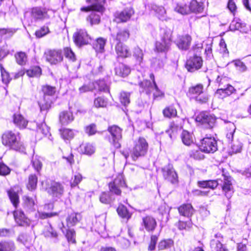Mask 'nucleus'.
Here are the masks:
<instances>
[{"label":"nucleus","instance_id":"1","mask_svg":"<svg viewBox=\"0 0 251 251\" xmlns=\"http://www.w3.org/2000/svg\"><path fill=\"white\" fill-rule=\"evenodd\" d=\"M1 143L10 150L23 153H26V148L21 141L20 134L11 130L4 132L1 136Z\"/></svg>","mask_w":251,"mask_h":251},{"label":"nucleus","instance_id":"2","mask_svg":"<svg viewBox=\"0 0 251 251\" xmlns=\"http://www.w3.org/2000/svg\"><path fill=\"white\" fill-rule=\"evenodd\" d=\"M86 1L95 4L90 6L81 7V11L90 12L86 21L91 26L98 25L100 22L101 16L104 11L105 9L103 6L104 0H86Z\"/></svg>","mask_w":251,"mask_h":251},{"label":"nucleus","instance_id":"3","mask_svg":"<svg viewBox=\"0 0 251 251\" xmlns=\"http://www.w3.org/2000/svg\"><path fill=\"white\" fill-rule=\"evenodd\" d=\"M226 80V77H222L220 76H218L216 79V82L219 84L221 88L216 91L215 94L220 99H223L236 91L235 89L232 85L229 84L223 85Z\"/></svg>","mask_w":251,"mask_h":251},{"label":"nucleus","instance_id":"4","mask_svg":"<svg viewBox=\"0 0 251 251\" xmlns=\"http://www.w3.org/2000/svg\"><path fill=\"white\" fill-rule=\"evenodd\" d=\"M148 149V144L146 139L143 137H139L134 142L131 153L132 158L135 161L139 157L144 156L147 152Z\"/></svg>","mask_w":251,"mask_h":251},{"label":"nucleus","instance_id":"5","mask_svg":"<svg viewBox=\"0 0 251 251\" xmlns=\"http://www.w3.org/2000/svg\"><path fill=\"white\" fill-rule=\"evenodd\" d=\"M150 78L152 80H145L140 83V86L143 90L142 92H146L147 94H150L151 93H153V96L155 98L161 96L162 95V92L158 88L155 81L154 76L153 74H151L150 75Z\"/></svg>","mask_w":251,"mask_h":251},{"label":"nucleus","instance_id":"6","mask_svg":"<svg viewBox=\"0 0 251 251\" xmlns=\"http://www.w3.org/2000/svg\"><path fill=\"white\" fill-rule=\"evenodd\" d=\"M188 94L197 101L201 103L206 102L209 99L208 95L204 92L203 87L201 84H197L189 88Z\"/></svg>","mask_w":251,"mask_h":251},{"label":"nucleus","instance_id":"7","mask_svg":"<svg viewBox=\"0 0 251 251\" xmlns=\"http://www.w3.org/2000/svg\"><path fill=\"white\" fill-rule=\"evenodd\" d=\"M53 14V11L42 7H34L31 10V16L36 21L50 19Z\"/></svg>","mask_w":251,"mask_h":251},{"label":"nucleus","instance_id":"8","mask_svg":"<svg viewBox=\"0 0 251 251\" xmlns=\"http://www.w3.org/2000/svg\"><path fill=\"white\" fill-rule=\"evenodd\" d=\"M197 122L200 123L206 128H212L216 121L215 117L207 112H201L196 118Z\"/></svg>","mask_w":251,"mask_h":251},{"label":"nucleus","instance_id":"9","mask_svg":"<svg viewBox=\"0 0 251 251\" xmlns=\"http://www.w3.org/2000/svg\"><path fill=\"white\" fill-rule=\"evenodd\" d=\"M200 149L206 153H213L218 149L217 141L214 137H206L201 140Z\"/></svg>","mask_w":251,"mask_h":251},{"label":"nucleus","instance_id":"10","mask_svg":"<svg viewBox=\"0 0 251 251\" xmlns=\"http://www.w3.org/2000/svg\"><path fill=\"white\" fill-rule=\"evenodd\" d=\"M42 90L44 94V97L43 100L38 101L41 111L47 110L50 108V102L46 100V96H52L54 94L56 91L55 87L49 85L43 86Z\"/></svg>","mask_w":251,"mask_h":251},{"label":"nucleus","instance_id":"11","mask_svg":"<svg viewBox=\"0 0 251 251\" xmlns=\"http://www.w3.org/2000/svg\"><path fill=\"white\" fill-rule=\"evenodd\" d=\"M108 130L111 135V138L110 140V142L115 148H120V141L122 138V129L120 127L113 125L109 126Z\"/></svg>","mask_w":251,"mask_h":251},{"label":"nucleus","instance_id":"12","mask_svg":"<svg viewBox=\"0 0 251 251\" xmlns=\"http://www.w3.org/2000/svg\"><path fill=\"white\" fill-rule=\"evenodd\" d=\"M75 44L78 46L87 44L91 41V37L84 29L77 30L73 35Z\"/></svg>","mask_w":251,"mask_h":251},{"label":"nucleus","instance_id":"13","mask_svg":"<svg viewBox=\"0 0 251 251\" xmlns=\"http://www.w3.org/2000/svg\"><path fill=\"white\" fill-rule=\"evenodd\" d=\"M202 63L203 61L201 56L194 55L187 60L186 68L189 72H194L201 68Z\"/></svg>","mask_w":251,"mask_h":251},{"label":"nucleus","instance_id":"14","mask_svg":"<svg viewBox=\"0 0 251 251\" xmlns=\"http://www.w3.org/2000/svg\"><path fill=\"white\" fill-rule=\"evenodd\" d=\"M172 32H166L165 35L160 41L156 43V49L158 51L166 52L168 51L171 45Z\"/></svg>","mask_w":251,"mask_h":251},{"label":"nucleus","instance_id":"15","mask_svg":"<svg viewBox=\"0 0 251 251\" xmlns=\"http://www.w3.org/2000/svg\"><path fill=\"white\" fill-rule=\"evenodd\" d=\"M46 190L53 198L59 199L63 194L64 187L61 183L53 181L46 188Z\"/></svg>","mask_w":251,"mask_h":251},{"label":"nucleus","instance_id":"16","mask_svg":"<svg viewBox=\"0 0 251 251\" xmlns=\"http://www.w3.org/2000/svg\"><path fill=\"white\" fill-rule=\"evenodd\" d=\"M45 57L47 61L51 64H56L63 60L62 51L60 50H49L45 52Z\"/></svg>","mask_w":251,"mask_h":251},{"label":"nucleus","instance_id":"17","mask_svg":"<svg viewBox=\"0 0 251 251\" xmlns=\"http://www.w3.org/2000/svg\"><path fill=\"white\" fill-rule=\"evenodd\" d=\"M126 185L124 178L122 175H119L112 182L109 184L110 191L116 195H120L121 191L120 187Z\"/></svg>","mask_w":251,"mask_h":251},{"label":"nucleus","instance_id":"18","mask_svg":"<svg viewBox=\"0 0 251 251\" xmlns=\"http://www.w3.org/2000/svg\"><path fill=\"white\" fill-rule=\"evenodd\" d=\"M223 238L220 233L215 235V238L210 241V247L212 251H227L222 244Z\"/></svg>","mask_w":251,"mask_h":251},{"label":"nucleus","instance_id":"19","mask_svg":"<svg viewBox=\"0 0 251 251\" xmlns=\"http://www.w3.org/2000/svg\"><path fill=\"white\" fill-rule=\"evenodd\" d=\"M163 175L165 179L172 183L177 181V175L174 168L169 165L162 169Z\"/></svg>","mask_w":251,"mask_h":251},{"label":"nucleus","instance_id":"20","mask_svg":"<svg viewBox=\"0 0 251 251\" xmlns=\"http://www.w3.org/2000/svg\"><path fill=\"white\" fill-rule=\"evenodd\" d=\"M133 13L134 12L132 9H126L120 12L115 13V20L117 23L126 22L130 19Z\"/></svg>","mask_w":251,"mask_h":251},{"label":"nucleus","instance_id":"21","mask_svg":"<svg viewBox=\"0 0 251 251\" xmlns=\"http://www.w3.org/2000/svg\"><path fill=\"white\" fill-rule=\"evenodd\" d=\"M75 119L73 112L69 110L61 112L59 115V121L61 125L67 126L72 123Z\"/></svg>","mask_w":251,"mask_h":251},{"label":"nucleus","instance_id":"22","mask_svg":"<svg viewBox=\"0 0 251 251\" xmlns=\"http://www.w3.org/2000/svg\"><path fill=\"white\" fill-rule=\"evenodd\" d=\"M156 225V222L152 217L147 216L142 219V226L148 232H153Z\"/></svg>","mask_w":251,"mask_h":251},{"label":"nucleus","instance_id":"23","mask_svg":"<svg viewBox=\"0 0 251 251\" xmlns=\"http://www.w3.org/2000/svg\"><path fill=\"white\" fill-rule=\"evenodd\" d=\"M14 217L16 222L21 226H29L30 221L26 218L24 213L21 211L14 212Z\"/></svg>","mask_w":251,"mask_h":251},{"label":"nucleus","instance_id":"24","mask_svg":"<svg viewBox=\"0 0 251 251\" xmlns=\"http://www.w3.org/2000/svg\"><path fill=\"white\" fill-rule=\"evenodd\" d=\"M115 50L119 57L126 58L131 55V53L127 47L122 43H117L115 46Z\"/></svg>","mask_w":251,"mask_h":251},{"label":"nucleus","instance_id":"25","mask_svg":"<svg viewBox=\"0 0 251 251\" xmlns=\"http://www.w3.org/2000/svg\"><path fill=\"white\" fill-rule=\"evenodd\" d=\"M191 40V37L189 35L180 36L176 42V45L179 49L186 50L189 48Z\"/></svg>","mask_w":251,"mask_h":251},{"label":"nucleus","instance_id":"26","mask_svg":"<svg viewBox=\"0 0 251 251\" xmlns=\"http://www.w3.org/2000/svg\"><path fill=\"white\" fill-rule=\"evenodd\" d=\"M115 71L116 75L126 77L130 73V69L123 63H118L115 67Z\"/></svg>","mask_w":251,"mask_h":251},{"label":"nucleus","instance_id":"27","mask_svg":"<svg viewBox=\"0 0 251 251\" xmlns=\"http://www.w3.org/2000/svg\"><path fill=\"white\" fill-rule=\"evenodd\" d=\"M179 214L183 216L190 217L194 213V209L191 204H184L178 208Z\"/></svg>","mask_w":251,"mask_h":251},{"label":"nucleus","instance_id":"28","mask_svg":"<svg viewBox=\"0 0 251 251\" xmlns=\"http://www.w3.org/2000/svg\"><path fill=\"white\" fill-rule=\"evenodd\" d=\"M13 121L15 125L21 129L25 128L28 123V121L20 114H15Z\"/></svg>","mask_w":251,"mask_h":251},{"label":"nucleus","instance_id":"29","mask_svg":"<svg viewBox=\"0 0 251 251\" xmlns=\"http://www.w3.org/2000/svg\"><path fill=\"white\" fill-rule=\"evenodd\" d=\"M182 143L186 146H190L194 143V138L192 133L187 130H183L181 134Z\"/></svg>","mask_w":251,"mask_h":251},{"label":"nucleus","instance_id":"30","mask_svg":"<svg viewBox=\"0 0 251 251\" xmlns=\"http://www.w3.org/2000/svg\"><path fill=\"white\" fill-rule=\"evenodd\" d=\"M223 190L225 192L226 196L230 199L232 195V183L231 182V178L230 177H224V183L222 187Z\"/></svg>","mask_w":251,"mask_h":251},{"label":"nucleus","instance_id":"31","mask_svg":"<svg viewBox=\"0 0 251 251\" xmlns=\"http://www.w3.org/2000/svg\"><path fill=\"white\" fill-rule=\"evenodd\" d=\"M112 37L117 43H121V41H126L129 38V33L126 30H122L119 31L116 35L112 34Z\"/></svg>","mask_w":251,"mask_h":251},{"label":"nucleus","instance_id":"32","mask_svg":"<svg viewBox=\"0 0 251 251\" xmlns=\"http://www.w3.org/2000/svg\"><path fill=\"white\" fill-rule=\"evenodd\" d=\"M81 219V216L79 213H72L68 216L66 219L67 225L68 227L74 226Z\"/></svg>","mask_w":251,"mask_h":251},{"label":"nucleus","instance_id":"33","mask_svg":"<svg viewBox=\"0 0 251 251\" xmlns=\"http://www.w3.org/2000/svg\"><path fill=\"white\" fill-rule=\"evenodd\" d=\"M174 241L171 239L160 241L158 245V250H168L174 246Z\"/></svg>","mask_w":251,"mask_h":251},{"label":"nucleus","instance_id":"34","mask_svg":"<svg viewBox=\"0 0 251 251\" xmlns=\"http://www.w3.org/2000/svg\"><path fill=\"white\" fill-rule=\"evenodd\" d=\"M190 8V13L192 12L200 13L202 12L203 7L202 3H199L196 0H193L189 4Z\"/></svg>","mask_w":251,"mask_h":251},{"label":"nucleus","instance_id":"35","mask_svg":"<svg viewBox=\"0 0 251 251\" xmlns=\"http://www.w3.org/2000/svg\"><path fill=\"white\" fill-rule=\"evenodd\" d=\"M7 194L13 205L15 207H16L19 202V199L18 193L14 190L13 188H11L7 191Z\"/></svg>","mask_w":251,"mask_h":251},{"label":"nucleus","instance_id":"36","mask_svg":"<svg viewBox=\"0 0 251 251\" xmlns=\"http://www.w3.org/2000/svg\"><path fill=\"white\" fill-rule=\"evenodd\" d=\"M80 148L82 152L88 155H91L95 151V147L89 143L82 144L80 146Z\"/></svg>","mask_w":251,"mask_h":251},{"label":"nucleus","instance_id":"37","mask_svg":"<svg viewBox=\"0 0 251 251\" xmlns=\"http://www.w3.org/2000/svg\"><path fill=\"white\" fill-rule=\"evenodd\" d=\"M37 177L35 175H31L28 177V181L27 184V188L30 191H32L36 188L37 183Z\"/></svg>","mask_w":251,"mask_h":251},{"label":"nucleus","instance_id":"38","mask_svg":"<svg viewBox=\"0 0 251 251\" xmlns=\"http://www.w3.org/2000/svg\"><path fill=\"white\" fill-rule=\"evenodd\" d=\"M15 249L13 242H4L0 243V251H14Z\"/></svg>","mask_w":251,"mask_h":251},{"label":"nucleus","instance_id":"39","mask_svg":"<svg viewBox=\"0 0 251 251\" xmlns=\"http://www.w3.org/2000/svg\"><path fill=\"white\" fill-rule=\"evenodd\" d=\"M106 40L103 38H99L94 45V48L97 52H102L104 50Z\"/></svg>","mask_w":251,"mask_h":251},{"label":"nucleus","instance_id":"40","mask_svg":"<svg viewBox=\"0 0 251 251\" xmlns=\"http://www.w3.org/2000/svg\"><path fill=\"white\" fill-rule=\"evenodd\" d=\"M163 114L164 117L171 118L176 117L177 115V112L176 110L173 107L168 106L163 110Z\"/></svg>","mask_w":251,"mask_h":251},{"label":"nucleus","instance_id":"41","mask_svg":"<svg viewBox=\"0 0 251 251\" xmlns=\"http://www.w3.org/2000/svg\"><path fill=\"white\" fill-rule=\"evenodd\" d=\"M15 57L17 63L20 65L25 64L27 61V57L24 52H19L15 54Z\"/></svg>","mask_w":251,"mask_h":251},{"label":"nucleus","instance_id":"42","mask_svg":"<svg viewBox=\"0 0 251 251\" xmlns=\"http://www.w3.org/2000/svg\"><path fill=\"white\" fill-rule=\"evenodd\" d=\"M175 10L182 15H187L190 13L189 5L185 4H178L176 7Z\"/></svg>","mask_w":251,"mask_h":251},{"label":"nucleus","instance_id":"43","mask_svg":"<svg viewBox=\"0 0 251 251\" xmlns=\"http://www.w3.org/2000/svg\"><path fill=\"white\" fill-rule=\"evenodd\" d=\"M93 83L97 88L96 89H98L100 91H103L104 92H109V87L104 80H100Z\"/></svg>","mask_w":251,"mask_h":251},{"label":"nucleus","instance_id":"44","mask_svg":"<svg viewBox=\"0 0 251 251\" xmlns=\"http://www.w3.org/2000/svg\"><path fill=\"white\" fill-rule=\"evenodd\" d=\"M117 211L119 215L122 218L129 219L130 217L126 207L123 204L119 205L117 209Z\"/></svg>","mask_w":251,"mask_h":251},{"label":"nucleus","instance_id":"45","mask_svg":"<svg viewBox=\"0 0 251 251\" xmlns=\"http://www.w3.org/2000/svg\"><path fill=\"white\" fill-rule=\"evenodd\" d=\"M26 74L29 77H39L41 75V69L39 67L36 66L27 70Z\"/></svg>","mask_w":251,"mask_h":251},{"label":"nucleus","instance_id":"46","mask_svg":"<svg viewBox=\"0 0 251 251\" xmlns=\"http://www.w3.org/2000/svg\"><path fill=\"white\" fill-rule=\"evenodd\" d=\"M130 93L122 92L120 93V100L121 103L125 106L128 105L130 103Z\"/></svg>","mask_w":251,"mask_h":251},{"label":"nucleus","instance_id":"47","mask_svg":"<svg viewBox=\"0 0 251 251\" xmlns=\"http://www.w3.org/2000/svg\"><path fill=\"white\" fill-rule=\"evenodd\" d=\"M153 9L159 19L161 20H164L166 11L163 7L155 5L153 7Z\"/></svg>","mask_w":251,"mask_h":251},{"label":"nucleus","instance_id":"48","mask_svg":"<svg viewBox=\"0 0 251 251\" xmlns=\"http://www.w3.org/2000/svg\"><path fill=\"white\" fill-rule=\"evenodd\" d=\"M227 128L228 129V132L226 134V138L229 141H232L233 138V134L235 132L236 127L233 123H229Z\"/></svg>","mask_w":251,"mask_h":251},{"label":"nucleus","instance_id":"49","mask_svg":"<svg viewBox=\"0 0 251 251\" xmlns=\"http://www.w3.org/2000/svg\"><path fill=\"white\" fill-rule=\"evenodd\" d=\"M58 212L47 213L38 211L36 216L41 219H45L58 215Z\"/></svg>","mask_w":251,"mask_h":251},{"label":"nucleus","instance_id":"50","mask_svg":"<svg viewBox=\"0 0 251 251\" xmlns=\"http://www.w3.org/2000/svg\"><path fill=\"white\" fill-rule=\"evenodd\" d=\"M62 138L64 139L69 140L74 137V133L72 130L70 129H64L60 130Z\"/></svg>","mask_w":251,"mask_h":251},{"label":"nucleus","instance_id":"51","mask_svg":"<svg viewBox=\"0 0 251 251\" xmlns=\"http://www.w3.org/2000/svg\"><path fill=\"white\" fill-rule=\"evenodd\" d=\"M37 130L38 132H41L45 135H48L49 134V127L45 123H42L40 124L37 125Z\"/></svg>","mask_w":251,"mask_h":251},{"label":"nucleus","instance_id":"52","mask_svg":"<svg viewBox=\"0 0 251 251\" xmlns=\"http://www.w3.org/2000/svg\"><path fill=\"white\" fill-rule=\"evenodd\" d=\"M95 84L93 82L89 83L88 85H84L79 88L80 93H83L88 91H92L96 89Z\"/></svg>","mask_w":251,"mask_h":251},{"label":"nucleus","instance_id":"53","mask_svg":"<svg viewBox=\"0 0 251 251\" xmlns=\"http://www.w3.org/2000/svg\"><path fill=\"white\" fill-rule=\"evenodd\" d=\"M169 127V129L167 130L166 132L168 133L170 138L172 139V133H170V131H171L172 133L176 132L177 131V130L180 128V125L177 124H176L174 122H172L170 124Z\"/></svg>","mask_w":251,"mask_h":251},{"label":"nucleus","instance_id":"54","mask_svg":"<svg viewBox=\"0 0 251 251\" xmlns=\"http://www.w3.org/2000/svg\"><path fill=\"white\" fill-rule=\"evenodd\" d=\"M0 71L2 82L5 84L8 83L10 80L9 75L1 65L0 66Z\"/></svg>","mask_w":251,"mask_h":251},{"label":"nucleus","instance_id":"55","mask_svg":"<svg viewBox=\"0 0 251 251\" xmlns=\"http://www.w3.org/2000/svg\"><path fill=\"white\" fill-rule=\"evenodd\" d=\"M50 32L48 26H44L35 32L36 36L38 38H41L47 35Z\"/></svg>","mask_w":251,"mask_h":251},{"label":"nucleus","instance_id":"56","mask_svg":"<svg viewBox=\"0 0 251 251\" xmlns=\"http://www.w3.org/2000/svg\"><path fill=\"white\" fill-rule=\"evenodd\" d=\"M158 240V236L155 235H152L151 236V241L148 247V250L153 251L155 250L156 244Z\"/></svg>","mask_w":251,"mask_h":251},{"label":"nucleus","instance_id":"57","mask_svg":"<svg viewBox=\"0 0 251 251\" xmlns=\"http://www.w3.org/2000/svg\"><path fill=\"white\" fill-rule=\"evenodd\" d=\"M133 56L136 58L137 61L139 63L141 62L143 56L142 50L138 47L135 48L133 51Z\"/></svg>","mask_w":251,"mask_h":251},{"label":"nucleus","instance_id":"58","mask_svg":"<svg viewBox=\"0 0 251 251\" xmlns=\"http://www.w3.org/2000/svg\"><path fill=\"white\" fill-rule=\"evenodd\" d=\"M75 233L74 229H69L67 230L66 237L69 242L72 243H75Z\"/></svg>","mask_w":251,"mask_h":251},{"label":"nucleus","instance_id":"59","mask_svg":"<svg viewBox=\"0 0 251 251\" xmlns=\"http://www.w3.org/2000/svg\"><path fill=\"white\" fill-rule=\"evenodd\" d=\"M107 101L101 97H98L94 100V105L96 107H103L106 106Z\"/></svg>","mask_w":251,"mask_h":251},{"label":"nucleus","instance_id":"60","mask_svg":"<svg viewBox=\"0 0 251 251\" xmlns=\"http://www.w3.org/2000/svg\"><path fill=\"white\" fill-rule=\"evenodd\" d=\"M64 54L66 58H69L72 61L75 60V53L72 50L69 48H66L64 50Z\"/></svg>","mask_w":251,"mask_h":251},{"label":"nucleus","instance_id":"61","mask_svg":"<svg viewBox=\"0 0 251 251\" xmlns=\"http://www.w3.org/2000/svg\"><path fill=\"white\" fill-rule=\"evenodd\" d=\"M10 168L2 162H0V175L6 176L10 174Z\"/></svg>","mask_w":251,"mask_h":251},{"label":"nucleus","instance_id":"62","mask_svg":"<svg viewBox=\"0 0 251 251\" xmlns=\"http://www.w3.org/2000/svg\"><path fill=\"white\" fill-rule=\"evenodd\" d=\"M82 177L81 175L78 173L75 174L74 178H72L71 182V187H75L80 182V181L82 180Z\"/></svg>","mask_w":251,"mask_h":251},{"label":"nucleus","instance_id":"63","mask_svg":"<svg viewBox=\"0 0 251 251\" xmlns=\"http://www.w3.org/2000/svg\"><path fill=\"white\" fill-rule=\"evenodd\" d=\"M100 202L103 203L107 204L109 203L111 199L108 193L103 192L100 197Z\"/></svg>","mask_w":251,"mask_h":251},{"label":"nucleus","instance_id":"64","mask_svg":"<svg viewBox=\"0 0 251 251\" xmlns=\"http://www.w3.org/2000/svg\"><path fill=\"white\" fill-rule=\"evenodd\" d=\"M234 65L236 69L241 72H245L247 70V67L245 64L239 60H235Z\"/></svg>","mask_w":251,"mask_h":251}]
</instances>
